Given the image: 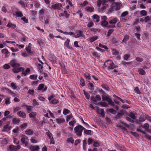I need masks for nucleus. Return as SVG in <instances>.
<instances>
[{
    "mask_svg": "<svg viewBox=\"0 0 151 151\" xmlns=\"http://www.w3.org/2000/svg\"><path fill=\"white\" fill-rule=\"evenodd\" d=\"M120 7L121 5L119 3L116 2H113L111 5L108 13H111L114 10L118 11L120 9Z\"/></svg>",
    "mask_w": 151,
    "mask_h": 151,
    "instance_id": "obj_1",
    "label": "nucleus"
},
{
    "mask_svg": "<svg viewBox=\"0 0 151 151\" xmlns=\"http://www.w3.org/2000/svg\"><path fill=\"white\" fill-rule=\"evenodd\" d=\"M108 65V70H110L113 69L114 68H117V65H115L114 63L111 60H107L104 64V67L105 68Z\"/></svg>",
    "mask_w": 151,
    "mask_h": 151,
    "instance_id": "obj_2",
    "label": "nucleus"
},
{
    "mask_svg": "<svg viewBox=\"0 0 151 151\" xmlns=\"http://www.w3.org/2000/svg\"><path fill=\"white\" fill-rule=\"evenodd\" d=\"M85 128L81 125H79L74 128V130L76 134L78 136H81L83 131Z\"/></svg>",
    "mask_w": 151,
    "mask_h": 151,
    "instance_id": "obj_3",
    "label": "nucleus"
},
{
    "mask_svg": "<svg viewBox=\"0 0 151 151\" xmlns=\"http://www.w3.org/2000/svg\"><path fill=\"white\" fill-rule=\"evenodd\" d=\"M49 7L52 10L56 9L60 10L61 8L62 7V5L60 3H57L56 4L52 3L51 6H49Z\"/></svg>",
    "mask_w": 151,
    "mask_h": 151,
    "instance_id": "obj_4",
    "label": "nucleus"
},
{
    "mask_svg": "<svg viewBox=\"0 0 151 151\" xmlns=\"http://www.w3.org/2000/svg\"><path fill=\"white\" fill-rule=\"evenodd\" d=\"M117 19L116 18H114L113 19L111 20L109 22V23L110 24L109 25L108 28H113L115 27V24L117 22Z\"/></svg>",
    "mask_w": 151,
    "mask_h": 151,
    "instance_id": "obj_5",
    "label": "nucleus"
},
{
    "mask_svg": "<svg viewBox=\"0 0 151 151\" xmlns=\"http://www.w3.org/2000/svg\"><path fill=\"white\" fill-rule=\"evenodd\" d=\"M10 64L12 67L14 68H16L20 66L19 64L17 63V61L15 59L12 60L10 63Z\"/></svg>",
    "mask_w": 151,
    "mask_h": 151,
    "instance_id": "obj_6",
    "label": "nucleus"
},
{
    "mask_svg": "<svg viewBox=\"0 0 151 151\" xmlns=\"http://www.w3.org/2000/svg\"><path fill=\"white\" fill-rule=\"evenodd\" d=\"M91 99L93 102H96L98 101H100L101 100V98L99 95H97L95 96V97L94 96H91Z\"/></svg>",
    "mask_w": 151,
    "mask_h": 151,
    "instance_id": "obj_7",
    "label": "nucleus"
},
{
    "mask_svg": "<svg viewBox=\"0 0 151 151\" xmlns=\"http://www.w3.org/2000/svg\"><path fill=\"white\" fill-rule=\"evenodd\" d=\"M20 148V145L14 146L13 145H10L9 146V149L11 150L16 151L19 149Z\"/></svg>",
    "mask_w": 151,
    "mask_h": 151,
    "instance_id": "obj_8",
    "label": "nucleus"
},
{
    "mask_svg": "<svg viewBox=\"0 0 151 151\" xmlns=\"http://www.w3.org/2000/svg\"><path fill=\"white\" fill-rule=\"evenodd\" d=\"M21 141L22 142L23 144H24L25 146H27L28 144L27 142L26 141V139L27 138V137L24 135H21Z\"/></svg>",
    "mask_w": 151,
    "mask_h": 151,
    "instance_id": "obj_9",
    "label": "nucleus"
},
{
    "mask_svg": "<svg viewBox=\"0 0 151 151\" xmlns=\"http://www.w3.org/2000/svg\"><path fill=\"white\" fill-rule=\"evenodd\" d=\"M17 114L20 117L25 118L26 117V114L23 111H19L17 112Z\"/></svg>",
    "mask_w": 151,
    "mask_h": 151,
    "instance_id": "obj_10",
    "label": "nucleus"
},
{
    "mask_svg": "<svg viewBox=\"0 0 151 151\" xmlns=\"http://www.w3.org/2000/svg\"><path fill=\"white\" fill-rule=\"evenodd\" d=\"M40 149L39 146L31 145L30 147V149L31 151H37Z\"/></svg>",
    "mask_w": 151,
    "mask_h": 151,
    "instance_id": "obj_11",
    "label": "nucleus"
},
{
    "mask_svg": "<svg viewBox=\"0 0 151 151\" xmlns=\"http://www.w3.org/2000/svg\"><path fill=\"white\" fill-rule=\"evenodd\" d=\"M24 69L22 67L17 68H14L13 69V71L15 73H17L21 71H24Z\"/></svg>",
    "mask_w": 151,
    "mask_h": 151,
    "instance_id": "obj_12",
    "label": "nucleus"
},
{
    "mask_svg": "<svg viewBox=\"0 0 151 151\" xmlns=\"http://www.w3.org/2000/svg\"><path fill=\"white\" fill-rule=\"evenodd\" d=\"M102 5H103L102 7L100 8H99V9L100 10L99 11V12H104L105 8L107 6V4H106L105 2H104Z\"/></svg>",
    "mask_w": 151,
    "mask_h": 151,
    "instance_id": "obj_13",
    "label": "nucleus"
},
{
    "mask_svg": "<svg viewBox=\"0 0 151 151\" xmlns=\"http://www.w3.org/2000/svg\"><path fill=\"white\" fill-rule=\"evenodd\" d=\"M25 132L26 134L32 135L33 134L34 131L33 130L29 129L26 130Z\"/></svg>",
    "mask_w": 151,
    "mask_h": 151,
    "instance_id": "obj_14",
    "label": "nucleus"
},
{
    "mask_svg": "<svg viewBox=\"0 0 151 151\" xmlns=\"http://www.w3.org/2000/svg\"><path fill=\"white\" fill-rule=\"evenodd\" d=\"M124 114V111L123 110H121L118 112L117 115L116 116V118H119L121 116H123Z\"/></svg>",
    "mask_w": 151,
    "mask_h": 151,
    "instance_id": "obj_15",
    "label": "nucleus"
},
{
    "mask_svg": "<svg viewBox=\"0 0 151 151\" xmlns=\"http://www.w3.org/2000/svg\"><path fill=\"white\" fill-rule=\"evenodd\" d=\"M129 36L127 35H125L124 37L123 40L122 41V43L124 42L125 44H127V41L129 39Z\"/></svg>",
    "mask_w": 151,
    "mask_h": 151,
    "instance_id": "obj_16",
    "label": "nucleus"
},
{
    "mask_svg": "<svg viewBox=\"0 0 151 151\" xmlns=\"http://www.w3.org/2000/svg\"><path fill=\"white\" fill-rule=\"evenodd\" d=\"M77 32L78 33L77 34L78 36L77 37L75 36V37L76 38L78 37H85V35L82 31L78 30L77 31Z\"/></svg>",
    "mask_w": 151,
    "mask_h": 151,
    "instance_id": "obj_17",
    "label": "nucleus"
},
{
    "mask_svg": "<svg viewBox=\"0 0 151 151\" xmlns=\"http://www.w3.org/2000/svg\"><path fill=\"white\" fill-rule=\"evenodd\" d=\"M109 23L106 21H102L101 22V25L103 27H108Z\"/></svg>",
    "mask_w": 151,
    "mask_h": 151,
    "instance_id": "obj_18",
    "label": "nucleus"
},
{
    "mask_svg": "<svg viewBox=\"0 0 151 151\" xmlns=\"http://www.w3.org/2000/svg\"><path fill=\"white\" fill-rule=\"evenodd\" d=\"M17 16L18 17H22L23 16L22 12L19 10H17L15 12Z\"/></svg>",
    "mask_w": 151,
    "mask_h": 151,
    "instance_id": "obj_19",
    "label": "nucleus"
},
{
    "mask_svg": "<svg viewBox=\"0 0 151 151\" xmlns=\"http://www.w3.org/2000/svg\"><path fill=\"white\" fill-rule=\"evenodd\" d=\"M146 119V116L145 115H142L140 116L139 118V121L140 122H142L144 121Z\"/></svg>",
    "mask_w": 151,
    "mask_h": 151,
    "instance_id": "obj_20",
    "label": "nucleus"
},
{
    "mask_svg": "<svg viewBox=\"0 0 151 151\" xmlns=\"http://www.w3.org/2000/svg\"><path fill=\"white\" fill-rule=\"evenodd\" d=\"M98 38V37L97 36H93L92 37H90L89 38V42L91 43L92 42L97 40Z\"/></svg>",
    "mask_w": 151,
    "mask_h": 151,
    "instance_id": "obj_21",
    "label": "nucleus"
},
{
    "mask_svg": "<svg viewBox=\"0 0 151 151\" xmlns=\"http://www.w3.org/2000/svg\"><path fill=\"white\" fill-rule=\"evenodd\" d=\"M92 18L93 19H96V22H98L100 21V17H99L97 14H94L92 16Z\"/></svg>",
    "mask_w": 151,
    "mask_h": 151,
    "instance_id": "obj_22",
    "label": "nucleus"
},
{
    "mask_svg": "<svg viewBox=\"0 0 151 151\" xmlns=\"http://www.w3.org/2000/svg\"><path fill=\"white\" fill-rule=\"evenodd\" d=\"M85 10L87 12H92L94 11V8L93 7L88 6L85 8Z\"/></svg>",
    "mask_w": 151,
    "mask_h": 151,
    "instance_id": "obj_23",
    "label": "nucleus"
},
{
    "mask_svg": "<svg viewBox=\"0 0 151 151\" xmlns=\"http://www.w3.org/2000/svg\"><path fill=\"white\" fill-rule=\"evenodd\" d=\"M128 116L131 118L132 119H134L135 118V114L132 112H131L128 114Z\"/></svg>",
    "mask_w": 151,
    "mask_h": 151,
    "instance_id": "obj_24",
    "label": "nucleus"
},
{
    "mask_svg": "<svg viewBox=\"0 0 151 151\" xmlns=\"http://www.w3.org/2000/svg\"><path fill=\"white\" fill-rule=\"evenodd\" d=\"M56 120L58 124L63 123L65 121V120L63 118H58Z\"/></svg>",
    "mask_w": 151,
    "mask_h": 151,
    "instance_id": "obj_25",
    "label": "nucleus"
},
{
    "mask_svg": "<svg viewBox=\"0 0 151 151\" xmlns=\"http://www.w3.org/2000/svg\"><path fill=\"white\" fill-rule=\"evenodd\" d=\"M8 27L11 28L12 29H14L16 27V25L15 24H13L9 22L7 25Z\"/></svg>",
    "mask_w": 151,
    "mask_h": 151,
    "instance_id": "obj_26",
    "label": "nucleus"
},
{
    "mask_svg": "<svg viewBox=\"0 0 151 151\" xmlns=\"http://www.w3.org/2000/svg\"><path fill=\"white\" fill-rule=\"evenodd\" d=\"M138 72L140 74L142 75H145V72L142 68H139Z\"/></svg>",
    "mask_w": 151,
    "mask_h": 151,
    "instance_id": "obj_27",
    "label": "nucleus"
},
{
    "mask_svg": "<svg viewBox=\"0 0 151 151\" xmlns=\"http://www.w3.org/2000/svg\"><path fill=\"white\" fill-rule=\"evenodd\" d=\"M70 40L69 39H67L66 41L65 42L64 45L67 48L70 49L71 48L70 47L69 45V42Z\"/></svg>",
    "mask_w": 151,
    "mask_h": 151,
    "instance_id": "obj_28",
    "label": "nucleus"
},
{
    "mask_svg": "<svg viewBox=\"0 0 151 151\" xmlns=\"http://www.w3.org/2000/svg\"><path fill=\"white\" fill-rule=\"evenodd\" d=\"M106 101L107 102H108L109 104L110 105H112V106H114V103L112 101L111 99L109 97H108L107 99L106 100Z\"/></svg>",
    "mask_w": 151,
    "mask_h": 151,
    "instance_id": "obj_29",
    "label": "nucleus"
},
{
    "mask_svg": "<svg viewBox=\"0 0 151 151\" xmlns=\"http://www.w3.org/2000/svg\"><path fill=\"white\" fill-rule=\"evenodd\" d=\"M104 2V0H98L97 1V6L98 7H100L101 5L102 4H103V3Z\"/></svg>",
    "mask_w": 151,
    "mask_h": 151,
    "instance_id": "obj_30",
    "label": "nucleus"
},
{
    "mask_svg": "<svg viewBox=\"0 0 151 151\" xmlns=\"http://www.w3.org/2000/svg\"><path fill=\"white\" fill-rule=\"evenodd\" d=\"M5 89L8 91L9 93L11 94L13 96H16V94L14 93L11 90H10L9 88H5Z\"/></svg>",
    "mask_w": 151,
    "mask_h": 151,
    "instance_id": "obj_31",
    "label": "nucleus"
},
{
    "mask_svg": "<svg viewBox=\"0 0 151 151\" xmlns=\"http://www.w3.org/2000/svg\"><path fill=\"white\" fill-rule=\"evenodd\" d=\"M99 104L100 105L105 107H107L108 106V105L106 102H101L99 103Z\"/></svg>",
    "mask_w": 151,
    "mask_h": 151,
    "instance_id": "obj_32",
    "label": "nucleus"
},
{
    "mask_svg": "<svg viewBox=\"0 0 151 151\" xmlns=\"http://www.w3.org/2000/svg\"><path fill=\"white\" fill-rule=\"evenodd\" d=\"M32 109L33 107L32 106H26V109L28 113H29Z\"/></svg>",
    "mask_w": 151,
    "mask_h": 151,
    "instance_id": "obj_33",
    "label": "nucleus"
},
{
    "mask_svg": "<svg viewBox=\"0 0 151 151\" xmlns=\"http://www.w3.org/2000/svg\"><path fill=\"white\" fill-rule=\"evenodd\" d=\"M1 143L4 145H6L8 143L7 140L6 139H4L1 141Z\"/></svg>",
    "mask_w": 151,
    "mask_h": 151,
    "instance_id": "obj_34",
    "label": "nucleus"
},
{
    "mask_svg": "<svg viewBox=\"0 0 151 151\" xmlns=\"http://www.w3.org/2000/svg\"><path fill=\"white\" fill-rule=\"evenodd\" d=\"M62 16H65L66 18L68 19L69 18V14L67 13V11L65 10L64 11V14Z\"/></svg>",
    "mask_w": 151,
    "mask_h": 151,
    "instance_id": "obj_35",
    "label": "nucleus"
},
{
    "mask_svg": "<svg viewBox=\"0 0 151 151\" xmlns=\"http://www.w3.org/2000/svg\"><path fill=\"white\" fill-rule=\"evenodd\" d=\"M50 17L49 16H48L45 19V23L46 24H48L49 23L50 19Z\"/></svg>",
    "mask_w": 151,
    "mask_h": 151,
    "instance_id": "obj_36",
    "label": "nucleus"
},
{
    "mask_svg": "<svg viewBox=\"0 0 151 151\" xmlns=\"http://www.w3.org/2000/svg\"><path fill=\"white\" fill-rule=\"evenodd\" d=\"M112 53L113 55H117L119 54V52L116 49H112Z\"/></svg>",
    "mask_w": 151,
    "mask_h": 151,
    "instance_id": "obj_37",
    "label": "nucleus"
},
{
    "mask_svg": "<svg viewBox=\"0 0 151 151\" xmlns=\"http://www.w3.org/2000/svg\"><path fill=\"white\" fill-rule=\"evenodd\" d=\"M92 54L93 56L95 57H96L98 58H99L100 57V54L97 52H93Z\"/></svg>",
    "mask_w": 151,
    "mask_h": 151,
    "instance_id": "obj_38",
    "label": "nucleus"
},
{
    "mask_svg": "<svg viewBox=\"0 0 151 151\" xmlns=\"http://www.w3.org/2000/svg\"><path fill=\"white\" fill-rule=\"evenodd\" d=\"M102 87L105 90L109 91V88L108 86L107 85L103 84L101 85Z\"/></svg>",
    "mask_w": 151,
    "mask_h": 151,
    "instance_id": "obj_39",
    "label": "nucleus"
},
{
    "mask_svg": "<svg viewBox=\"0 0 151 151\" xmlns=\"http://www.w3.org/2000/svg\"><path fill=\"white\" fill-rule=\"evenodd\" d=\"M58 102V100H57L56 99H54L53 100H52L50 102V104H56Z\"/></svg>",
    "mask_w": 151,
    "mask_h": 151,
    "instance_id": "obj_40",
    "label": "nucleus"
},
{
    "mask_svg": "<svg viewBox=\"0 0 151 151\" xmlns=\"http://www.w3.org/2000/svg\"><path fill=\"white\" fill-rule=\"evenodd\" d=\"M31 141L32 143H35L37 142V140L35 139V137H32L31 139Z\"/></svg>",
    "mask_w": 151,
    "mask_h": 151,
    "instance_id": "obj_41",
    "label": "nucleus"
},
{
    "mask_svg": "<svg viewBox=\"0 0 151 151\" xmlns=\"http://www.w3.org/2000/svg\"><path fill=\"white\" fill-rule=\"evenodd\" d=\"M70 112V111L68 109H64L63 113L64 115H66L68 114Z\"/></svg>",
    "mask_w": 151,
    "mask_h": 151,
    "instance_id": "obj_42",
    "label": "nucleus"
},
{
    "mask_svg": "<svg viewBox=\"0 0 151 151\" xmlns=\"http://www.w3.org/2000/svg\"><path fill=\"white\" fill-rule=\"evenodd\" d=\"M27 126V123H25L22 124L21 126V128L22 129H25Z\"/></svg>",
    "mask_w": 151,
    "mask_h": 151,
    "instance_id": "obj_43",
    "label": "nucleus"
},
{
    "mask_svg": "<svg viewBox=\"0 0 151 151\" xmlns=\"http://www.w3.org/2000/svg\"><path fill=\"white\" fill-rule=\"evenodd\" d=\"M80 84L82 86H85V83L83 79L81 78L80 80Z\"/></svg>",
    "mask_w": 151,
    "mask_h": 151,
    "instance_id": "obj_44",
    "label": "nucleus"
},
{
    "mask_svg": "<svg viewBox=\"0 0 151 151\" xmlns=\"http://www.w3.org/2000/svg\"><path fill=\"white\" fill-rule=\"evenodd\" d=\"M91 130L85 129L84 131V133L86 134L91 135Z\"/></svg>",
    "mask_w": 151,
    "mask_h": 151,
    "instance_id": "obj_45",
    "label": "nucleus"
},
{
    "mask_svg": "<svg viewBox=\"0 0 151 151\" xmlns=\"http://www.w3.org/2000/svg\"><path fill=\"white\" fill-rule=\"evenodd\" d=\"M37 76L36 75H32L30 76L29 78L32 80H36L37 79Z\"/></svg>",
    "mask_w": 151,
    "mask_h": 151,
    "instance_id": "obj_46",
    "label": "nucleus"
},
{
    "mask_svg": "<svg viewBox=\"0 0 151 151\" xmlns=\"http://www.w3.org/2000/svg\"><path fill=\"white\" fill-rule=\"evenodd\" d=\"M3 68L4 69H6L10 68V66L9 65L7 64H6L3 66Z\"/></svg>",
    "mask_w": 151,
    "mask_h": 151,
    "instance_id": "obj_47",
    "label": "nucleus"
},
{
    "mask_svg": "<svg viewBox=\"0 0 151 151\" xmlns=\"http://www.w3.org/2000/svg\"><path fill=\"white\" fill-rule=\"evenodd\" d=\"M44 85L43 84H40L38 87V90H41L44 88Z\"/></svg>",
    "mask_w": 151,
    "mask_h": 151,
    "instance_id": "obj_48",
    "label": "nucleus"
},
{
    "mask_svg": "<svg viewBox=\"0 0 151 151\" xmlns=\"http://www.w3.org/2000/svg\"><path fill=\"white\" fill-rule=\"evenodd\" d=\"M60 65H61V68L63 72L64 73H65L66 72V70H65V65H62L61 64H60Z\"/></svg>",
    "mask_w": 151,
    "mask_h": 151,
    "instance_id": "obj_49",
    "label": "nucleus"
},
{
    "mask_svg": "<svg viewBox=\"0 0 151 151\" xmlns=\"http://www.w3.org/2000/svg\"><path fill=\"white\" fill-rule=\"evenodd\" d=\"M1 52L2 53H4L6 55L9 53V52L6 49H4L2 50Z\"/></svg>",
    "mask_w": 151,
    "mask_h": 151,
    "instance_id": "obj_50",
    "label": "nucleus"
},
{
    "mask_svg": "<svg viewBox=\"0 0 151 151\" xmlns=\"http://www.w3.org/2000/svg\"><path fill=\"white\" fill-rule=\"evenodd\" d=\"M140 14L142 16H144L147 15V12L145 10H143L140 12Z\"/></svg>",
    "mask_w": 151,
    "mask_h": 151,
    "instance_id": "obj_51",
    "label": "nucleus"
},
{
    "mask_svg": "<svg viewBox=\"0 0 151 151\" xmlns=\"http://www.w3.org/2000/svg\"><path fill=\"white\" fill-rule=\"evenodd\" d=\"M36 113L32 112L29 114V116L30 118H33L36 116Z\"/></svg>",
    "mask_w": 151,
    "mask_h": 151,
    "instance_id": "obj_52",
    "label": "nucleus"
},
{
    "mask_svg": "<svg viewBox=\"0 0 151 151\" xmlns=\"http://www.w3.org/2000/svg\"><path fill=\"white\" fill-rule=\"evenodd\" d=\"M109 111L111 113L113 114H115L116 113V111L115 110L113 109H109Z\"/></svg>",
    "mask_w": 151,
    "mask_h": 151,
    "instance_id": "obj_53",
    "label": "nucleus"
},
{
    "mask_svg": "<svg viewBox=\"0 0 151 151\" xmlns=\"http://www.w3.org/2000/svg\"><path fill=\"white\" fill-rule=\"evenodd\" d=\"M93 139L90 138H88L87 141L88 144V145L91 144L93 142Z\"/></svg>",
    "mask_w": 151,
    "mask_h": 151,
    "instance_id": "obj_54",
    "label": "nucleus"
},
{
    "mask_svg": "<svg viewBox=\"0 0 151 151\" xmlns=\"http://www.w3.org/2000/svg\"><path fill=\"white\" fill-rule=\"evenodd\" d=\"M20 122V120L16 118H14L13 119V122L15 124H17L19 123Z\"/></svg>",
    "mask_w": 151,
    "mask_h": 151,
    "instance_id": "obj_55",
    "label": "nucleus"
},
{
    "mask_svg": "<svg viewBox=\"0 0 151 151\" xmlns=\"http://www.w3.org/2000/svg\"><path fill=\"white\" fill-rule=\"evenodd\" d=\"M76 123V121L75 120H73L72 121H71L70 122H69V124L72 127H73L74 124Z\"/></svg>",
    "mask_w": 151,
    "mask_h": 151,
    "instance_id": "obj_56",
    "label": "nucleus"
},
{
    "mask_svg": "<svg viewBox=\"0 0 151 151\" xmlns=\"http://www.w3.org/2000/svg\"><path fill=\"white\" fill-rule=\"evenodd\" d=\"M99 47L103 48L105 49L108 50V48L105 45H102L101 43H99Z\"/></svg>",
    "mask_w": 151,
    "mask_h": 151,
    "instance_id": "obj_57",
    "label": "nucleus"
},
{
    "mask_svg": "<svg viewBox=\"0 0 151 151\" xmlns=\"http://www.w3.org/2000/svg\"><path fill=\"white\" fill-rule=\"evenodd\" d=\"M67 141L68 142H71L73 143L74 140L72 138L70 137L67 139Z\"/></svg>",
    "mask_w": 151,
    "mask_h": 151,
    "instance_id": "obj_58",
    "label": "nucleus"
},
{
    "mask_svg": "<svg viewBox=\"0 0 151 151\" xmlns=\"http://www.w3.org/2000/svg\"><path fill=\"white\" fill-rule=\"evenodd\" d=\"M126 119L129 122H131L132 123H134V120H133V119H131L129 117H128V116H127L126 117Z\"/></svg>",
    "mask_w": 151,
    "mask_h": 151,
    "instance_id": "obj_59",
    "label": "nucleus"
},
{
    "mask_svg": "<svg viewBox=\"0 0 151 151\" xmlns=\"http://www.w3.org/2000/svg\"><path fill=\"white\" fill-rule=\"evenodd\" d=\"M130 56V55L129 54H126L124 56V59L125 60H127L129 57Z\"/></svg>",
    "mask_w": 151,
    "mask_h": 151,
    "instance_id": "obj_60",
    "label": "nucleus"
},
{
    "mask_svg": "<svg viewBox=\"0 0 151 151\" xmlns=\"http://www.w3.org/2000/svg\"><path fill=\"white\" fill-rule=\"evenodd\" d=\"M46 134L47 136L49 137L50 139H51L52 138V134L50 133L49 131H48L47 132Z\"/></svg>",
    "mask_w": 151,
    "mask_h": 151,
    "instance_id": "obj_61",
    "label": "nucleus"
},
{
    "mask_svg": "<svg viewBox=\"0 0 151 151\" xmlns=\"http://www.w3.org/2000/svg\"><path fill=\"white\" fill-rule=\"evenodd\" d=\"M128 12L127 11L124 12L122 14L121 16L122 17H125L128 14Z\"/></svg>",
    "mask_w": 151,
    "mask_h": 151,
    "instance_id": "obj_62",
    "label": "nucleus"
},
{
    "mask_svg": "<svg viewBox=\"0 0 151 151\" xmlns=\"http://www.w3.org/2000/svg\"><path fill=\"white\" fill-rule=\"evenodd\" d=\"M28 93L30 95H33L34 93V90L33 89H29L28 91Z\"/></svg>",
    "mask_w": 151,
    "mask_h": 151,
    "instance_id": "obj_63",
    "label": "nucleus"
},
{
    "mask_svg": "<svg viewBox=\"0 0 151 151\" xmlns=\"http://www.w3.org/2000/svg\"><path fill=\"white\" fill-rule=\"evenodd\" d=\"M114 30L113 29H109L107 33V36H109L114 31Z\"/></svg>",
    "mask_w": 151,
    "mask_h": 151,
    "instance_id": "obj_64",
    "label": "nucleus"
}]
</instances>
